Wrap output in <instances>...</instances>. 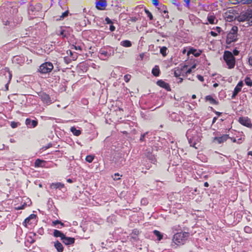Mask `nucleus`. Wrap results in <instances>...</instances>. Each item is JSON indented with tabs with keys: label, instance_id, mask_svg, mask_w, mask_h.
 Instances as JSON below:
<instances>
[{
	"label": "nucleus",
	"instance_id": "5701e85b",
	"mask_svg": "<svg viewBox=\"0 0 252 252\" xmlns=\"http://www.w3.org/2000/svg\"><path fill=\"white\" fill-rule=\"evenodd\" d=\"M70 131L75 136H79L81 133V131L79 129H77L74 126L70 128Z\"/></svg>",
	"mask_w": 252,
	"mask_h": 252
},
{
	"label": "nucleus",
	"instance_id": "338daca9",
	"mask_svg": "<svg viewBox=\"0 0 252 252\" xmlns=\"http://www.w3.org/2000/svg\"><path fill=\"white\" fill-rule=\"evenodd\" d=\"M233 53L235 55H237L239 52L237 50H234Z\"/></svg>",
	"mask_w": 252,
	"mask_h": 252
},
{
	"label": "nucleus",
	"instance_id": "13d9d810",
	"mask_svg": "<svg viewBox=\"0 0 252 252\" xmlns=\"http://www.w3.org/2000/svg\"><path fill=\"white\" fill-rule=\"evenodd\" d=\"M211 34L213 36H216L218 35V34L216 32L213 31L211 32Z\"/></svg>",
	"mask_w": 252,
	"mask_h": 252
},
{
	"label": "nucleus",
	"instance_id": "2eb2a0df",
	"mask_svg": "<svg viewBox=\"0 0 252 252\" xmlns=\"http://www.w3.org/2000/svg\"><path fill=\"white\" fill-rule=\"evenodd\" d=\"M62 240L63 242L66 245H69L73 244L75 242L74 238H72V237H66L65 236H64L62 238Z\"/></svg>",
	"mask_w": 252,
	"mask_h": 252
},
{
	"label": "nucleus",
	"instance_id": "c03bdc74",
	"mask_svg": "<svg viewBox=\"0 0 252 252\" xmlns=\"http://www.w3.org/2000/svg\"><path fill=\"white\" fill-rule=\"evenodd\" d=\"M119 174L118 173H116L114 175V176H113V178L114 180H117L120 179V178L119 177Z\"/></svg>",
	"mask_w": 252,
	"mask_h": 252
},
{
	"label": "nucleus",
	"instance_id": "5fc2aeb1",
	"mask_svg": "<svg viewBox=\"0 0 252 252\" xmlns=\"http://www.w3.org/2000/svg\"><path fill=\"white\" fill-rule=\"evenodd\" d=\"M65 31L64 30H62L61 31L60 34L62 35L63 37H65L66 34L64 33Z\"/></svg>",
	"mask_w": 252,
	"mask_h": 252
},
{
	"label": "nucleus",
	"instance_id": "de8ad7c7",
	"mask_svg": "<svg viewBox=\"0 0 252 252\" xmlns=\"http://www.w3.org/2000/svg\"><path fill=\"white\" fill-rule=\"evenodd\" d=\"M105 20L107 24L112 23V21L108 17H106Z\"/></svg>",
	"mask_w": 252,
	"mask_h": 252
},
{
	"label": "nucleus",
	"instance_id": "39448f33",
	"mask_svg": "<svg viewBox=\"0 0 252 252\" xmlns=\"http://www.w3.org/2000/svg\"><path fill=\"white\" fill-rule=\"evenodd\" d=\"M237 31L238 28L236 26L232 27V29L228 33L227 36V41L231 43L235 42L237 39Z\"/></svg>",
	"mask_w": 252,
	"mask_h": 252
},
{
	"label": "nucleus",
	"instance_id": "f257e3e1",
	"mask_svg": "<svg viewBox=\"0 0 252 252\" xmlns=\"http://www.w3.org/2000/svg\"><path fill=\"white\" fill-rule=\"evenodd\" d=\"M237 20L239 22H245L243 26L249 27L252 25V10H247L242 12L237 17Z\"/></svg>",
	"mask_w": 252,
	"mask_h": 252
},
{
	"label": "nucleus",
	"instance_id": "f3484780",
	"mask_svg": "<svg viewBox=\"0 0 252 252\" xmlns=\"http://www.w3.org/2000/svg\"><path fill=\"white\" fill-rule=\"evenodd\" d=\"M184 68H183V66H181V67H178L177 68L174 72V76L176 77H178L180 76H185V74L184 72Z\"/></svg>",
	"mask_w": 252,
	"mask_h": 252
},
{
	"label": "nucleus",
	"instance_id": "4468645a",
	"mask_svg": "<svg viewBox=\"0 0 252 252\" xmlns=\"http://www.w3.org/2000/svg\"><path fill=\"white\" fill-rule=\"evenodd\" d=\"M107 6L106 1H96L95 3L96 8L100 10H103L105 9Z\"/></svg>",
	"mask_w": 252,
	"mask_h": 252
},
{
	"label": "nucleus",
	"instance_id": "ddd939ff",
	"mask_svg": "<svg viewBox=\"0 0 252 252\" xmlns=\"http://www.w3.org/2000/svg\"><path fill=\"white\" fill-rule=\"evenodd\" d=\"M99 57L103 60H106L107 58L109 57V54H108L107 50H106L105 48H101L98 52Z\"/></svg>",
	"mask_w": 252,
	"mask_h": 252
},
{
	"label": "nucleus",
	"instance_id": "774afa93",
	"mask_svg": "<svg viewBox=\"0 0 252 252\" xmlns=\"http://www.w3.org/2000/svg\"><path fill=\"white\" fill-rule=\"evenodd\" d=\"M204 186L205 187H208L209 186V184L207 182H205L204 184Z\"/></svg>",
	"mask_w": 252,
	"mask_h": 252
},
{
	"label": "nucleus",
	"instance_id": "412c9836",
	"mask_svg": "<svg viewBox=\"0 0 252 252\" xmlns=\"http://www.w3.org/2000/svg\"><path fill=\"white\" fill-rule=\"evenodd\" d=\"M120 45L125 47H130L131 46L132 44L130 41L125 40L120 42Z\"/></svg>",
	"mask_w": 252,
	"mask_h": 252
},
{
	"label": "nucleus",
	"instance_id": "dca6fc26",
	"mask_svg": "<svg viewBox=\"0 0 252 252\" xmlns=\"http://www.w3.org/2000/svg\"><path fill=\"white\" fill-rule=\"evenodd\" d=\"M26 125L30 128L35 127L37 125V122L27 118L25 121Z\"/></svg>",
	"mask_w": 252,
	"mask_h": 252
},
{
	"label": "nucleus",
	"instance_id": "c9c22d12",
	"mask_svg": "<svg viewBox=\"0 0 252 252\" xmlns=\"http://www.w3.org/2000/svg\"><path fill=\"white\" fill-rule=\"evenodd\" d=\"M59 224H60L62 226H64V224L58 220H56L53 221L52 222V226H56V225Z\"/></svg>",
	"mask_w": 252,
	"mask_h": 252
},
{
	"label": "nucleus",
	"instance_id": "603ef678",
	"mask_svg": "<svg viewBox=\"0 0 252 252\" xmlns=\"http://www.w3.org/2000/svg\"><path fill=\"white\" fill-rule=\"evenodd\" d=\"M64 61L67 64L70 62V60L66 57H64Z\"/></svg>",
	"mask_w": 252,
	"mask_h": 252
},
{
	"label": "nucleus",
	"instance_id": "e2e57ef3",
	"mask_svg": "<svg viewBox=\"0 0 252 252\" xmlns=\"http://www.w3.org/2000/svg\"><path fill=\"white\" fill-rule=\"evenodd\" d=\"M67 182L68 183H73V181H72V179H68L67 180Z\"/></svg>",
	"mask_w": 252,
	"mask_h": 252
},
{
	"label": "nucleus",
	"instance_id": "b1692460",
	"mask_svg": "<svg viewBox=\"0 0 252 252\" xmlns=\"http://www.w3.org/2000/svg\"><path fill=\"white\" fill-rule=\"evenodd\" d=\"M69 14V11L68 10H66L64 12H63L61 16H60L59 18L57 19V20L59 21H62L64 19L66 18Z\"/></svg>",
	"mask_w": 252,
	"mask_h": 252
},
{
	"label": "nucleus",
	"instance_id": "e433bc0d",
	"mask_svg": "<svg viewBox=\"0 0 252 252\" xmlns=\"http://www.w3.org/2000/svg\"><path fill=\"white\" fill-rule=\"evenodd\" d=\"M94 158V156H92V155H89L86 157V160L87 162L91 163L93 161Z\"/></svg>",
	"mask_w": 252,
	"mask_h": 252
},
{
	"label": "nucleus",
	"instance_id": "09e8293b",
	"mask_svg": "<svg viewBox=\"0 0 252 252\" xmlns=\"http://www.w3.org/2000/svg\"><path fill=\"white\" fill-rule=\"evenodd\" d=\"M11 126L12 128H15L17 126V124L14 122H12L11 123Z\"/></svg>",
	"mask_w": 252,
	"mask_h": 252
},
{
	"label": "nucleus",
	"instance_id": "864d4df0",
	"mask_svg": "<svg viewBox=\"0 0 252 252\" xmlns=\"http://www.w3.org/2000/svg\"><path fill=\"white\" fill-rule=\"evenodd\" d=\"M43 232L44 230L42 228L39 229V230H38V233L40 235H42L43 234Z\"/></svg>",
	"mask_w": 252,
	"mask_h": 252
},
{
	"label": "nucleus",
	"instance_id": "7c9ffc66",
	"mask_svg": "<svg viewBox=\"0 0 252 252\" xmlns=\"http://www.w3.org/2000/svg\"><path fill=\"white\" fill-rule=\"evenodd\" d=\"M196 50L193 49H190L187 52V55L189 56V54H193L195 57H198L199 53H195Z\"/></svg>",
	"mask_w": 252,
	"mask_h": 252
},
{
	"label": "nucleus",
	"instance_id": "393cba45",
	"mask_svg": "<svg viewBox=\"0 0 252 252\" xmlns=\"http://www.w3.org/2000/svg\"><path fill=\"white\" fill-rule=\"evenodd\" d=\"M152 74L155 76H158L159 74V67L157 65H156L152 69Z\"/></svg>",
	"mask_w": 252,
	"mask_h": 252
},
{
	"label": "nucleus",
	"instance_id": "79ce46f5",
	"mask_svg": "<svg viewBox=\"0 0 252 252\" xmlns=\"http://www.w3.org/2000/svg\"><path fill=\"white\" fill-rule=\"evenodd\" d=\"M147 134L148 132H146L141 136V137L140 138V141L142 142L144 140L145 137Z\"/></svg>",
	"mask_w": 252,
	"mask_h": 252
},
{
	"label": "nucleus",
	"instance_id": "6ab92c4d",
	"mask_svg": "<svg viewBox=\"0 0 252 252\" xmlns=\"http://www.w3.org/2000/svg\"><path fill=\"white\" fill-rule=\"evenodd\" d=\"M53 236L55 237H60L61 239L62 240V238L65 236L63 233L61 231L55 229L53 232Z\"/></svg>",
	"mask_w": 252,
	"mask_h": 252
},
{
	"label": "nucleus",
	"instance_id": "423d86ee",
	"mask_svg": "<svg viewBox=\"0 0 252 252\" xmlns=\"http://www.w3.org/2000/svg\"><path fill=\"white\" fill-rule=\"evenodd\" d=\"M53 68V64L50 62H46L42 63L39 68V71L42 74L50 72Z\"/></svg>",
	"mask_w": 252,
	"mask_h": 252
},
{
	"label": "nucleus",
	"instance_id": "3c124183",
	"mask_svg": "<svg viewBox=\"0 0 252 252\" xmlns=\"http://www.w3.org/2000/svg\"><path fill=\"white\" fill-rule=\"evenodd\" d=\"M243 85V83L242 81H241V82H239L237 84V86L239 88H240V89H242Z\"/></svg>",
	"mask_w": 252,
	"mask_h": 252
},
{
	"label": "nucleus",
	"instance_id": "9d476101",
	"mask_svg": "<svg viewBox=\"0 0 252 252\" xmlns=\"http://www.w3.org/2000/svg\"><path fill=\"white\" fill-rule=\"evenodd\" d=\"M228 138V135L223 134L221 136L215 137L213 139V142L218 144H221L226 141Z\"/></svg>",
	"mask_w": 252,
	"mask_h": 252
},
{
	"label": "nucleus",
	"instance_id": "7ed1b4c3",
	"mask_svg": "<svg viewBox=\"0 0 252 252\" xmlns=\"http://www.w3.org/2000/svg\"><path fill=\"white\" fill-rule=\"evenodd\" d=\"M189 236V233L186 232L177 233L174 234L173 238V242L178 245H183L185 243Z\"/></svg>",
	"mask_w": 252,
	"mask_h": 252
},
{
	"label": "nucleus",
	"instance_id": "58836bf2",
	"mask_svg": "<svg viewBox=\"0 0 252 252\" xmlns=\"http://www.w3.org/2000/svg\"><path fill=\"white\" fill-rule=\"evenodd\" d=\"M206 98L212 103H215L216 102V100L210 95L206 96Z\"/></svg>",
	"mask_w": 252,
	"mask_h": 252
},
{
	"label": "nucleus",
	"instance_id": "cd10ccee",
	"mask_svg": "<svg viewBox=\"0 0 252 252\" xmlns=\"http://www.w3.org/2000/svg\"><path fill=\"white\" fill-rule=\"evenodd\" d=\"M153 233L158 237V241H160L162 239L163 235L159 231L155 230L153 231Z\"/></svg>",
	"mask_w": 252,
	"mask_h": 252
},
{
	"label": "nucleus",
	"instance_id": "0eeeda50",
	"mask_svg": "<svg viewBox=\"0 0 252 252\" xmlns=\"http://www.w3.org/2000/svg\"><path fill=\"white\" fill-rule=\"evenodd\" d=\"M152 149L151 148H149L144 153L145 156L149 160L151 163L155 164L156 160L154 157V155L152 153Z\"/></svg>",
	"mask_w": 252,
	"mask_h": 252
},
{
	"label": "nucleus",
	"instance_id": "c85d7f7f",
	"mask_svg": "<svg viewBox=\"0 0 252 252\" xmlns=\"http://www.w3.org/2000/svg\"><path fill=\"white\" fill-rule=\"evenodd\" d=\"M208 21L209 22V23L211 24H215V21L216 20L215 17L213 15H210L208 16L207 17Z\"/></svg>",
	"mask_w": 252,
	"mask_h": 252
},
{
	"label": "nucleus",
	"instance_id": "1a4fd4ad",
	"mask_svg": "<svg viewBox=\"0 0 252 252\" xmlns=\"http://www.w3.org/2000/svg\"><path fill=\"white\" fill-rule=\"evenodd\" d=\"M40 98L42 101L47 105L52 103V100L49 95L45 93H41L39 94Z\"/></svg>",
	"mask_w": 252,
	"mask_h": 252
},
{
	"label": "nucleus",
	"instance_id": "6e6d98bb",
	"mask_svg": "<svg viewBox=\"0 0 252 252\" xmlns=\"http://www.w3.org/2000/svg\"><path fill=\"white\" fill-rule=\"evenodd\" d=\"M109 29L111 32H113L115 30V27L113 25H111Z\"/></svg>",
	"mask_w": 252,
	"mask_h": 252
},
{
	"label": "nucleus",
	"instance_id": "bb28decb",
	"mask_svg": "<svg viewBox=\"0 0 252 252\" xmlns=\"http://www.w3.org/2000/svg\"><path fill=\"white\" fill-rule=\"evenodd\" d=\"M241 89L236 86L234 88L233 94L231 96L232 98H234L237 94L239 93V92L241 91Z\"/></svg>",
	"mask_w": 252,
	"mask_h": 252
},
{
	"label": "nucleus",
	"instance_id": "a19ab883",
	"mask_svg": "<svg viewBox=\"0 0 252 252\" xmlns=\"http://www.w3.org/2000/svg\"><path fill=\"white\" fill-rule=\"evenodd\" d=\"M244 230L247 233H251V228L249 226H245L244 227Z\"/></svg>",
	"mask_w": 252,
	"mask_h": 252
},
{
	"label": "nucleus",
	"instance_id": "f03ea898",
	"mask_svg": "<svg viewBox=\"0 0 252 252\" xmlns=\"http://www.w3.org/2000/svg\"><path fill=\"white\" fill-rule=\"evenodd\" d=\"M196 130L194 129H189L186 133V136L188 139L189 142L190 146L197 149L196 145L201 140L200 136L196 135Z\"/></svg>",
	"mask_w": 252,
	"mask_h": 252
},
{
	"label": "nucleus",
	"instance_id": "a211bd4d",
	"mask_svg": "<svg viewBox=\"0 0 252 252\" xmlns=\"http://www.w3.org/2000/svg\"><path fill=\"white\" fill-rule=\"evenodd\" d=\"M157 84L166 90L169 91L170 90L169 84L162 80H159L157 82Z\"/></svg>",
	"mask_w": 252,
	"mask_h": 252
},
{
	"label": "nucleus",
	"instance_id": "4be33fe9",
	"mask_svg": "<svg viewBox=\"0 0 252 252\" xmlns=\"http://www.w3.org/2000/svg\"><path fill=\"white\" fill-rule=\"evenodd\" d=\"M183 68H184V72L185 74V76H187L189 74H190L192 72V70L191 68H188V66L184 65L183 66Z\"/></svg>",
	"mask_w": 252,
	"mask_h": 252
},
{
	"label": "nucleus",
	"instance_id": "f704fd0d",
	"mask_svg": "<svg viewBox=\"0 0 252 252\" xmlns=\"http://www.w3.org/2000/svg\"><path fill=\"white\" fill-rule=\"evenodd\" d=\"M166 51H167V48L166 47H162L160 49V53L163 55V56L165 57L167 53H166Z\"/></svg>",
	"mask_w": 252,
	"mask_h": 252
},
{
	"label": "nucleus",
	"instance_id": "c756f323",
	"mask_svg": "<svg viewBox=\"0 0 252 252\" xmlns=\"http://www.w3.org/2000/svg\"><path fill=\"white\" fill-rule=\"evenodd\" d=\"M106 50H107L108 54H109V57L114 55V51L113 48L110 46L105 47Z\"/></svg>",
	"mask_w": 252,
	"mask_h": 252
},
{
	"label": "nucleus",
	"instance_id": "a878e982",
	"mask_svg": "<svg viewBox=\"0 0 252 252\" xmlns=\"http://www.w3.org/2000/svg\"><path fill=\"white\" fill-rule=\"evenodd\" d=\"M44 163V161L40 160L39 159H37L34 163L35 167H43V164Z\"/></svg>",
	"mask_w": 252,
	"mask_h": 252
},
{
	"label": "nucleus",
	"instance_id": "052dcab7",
	"mask_svg": "<svg viewBox=\"0 0 252 252\" xmlns=\"http://www.w3.org/2000/svg\"><path fill=\"white\" fill-rule=\"evenodd\" d=\"M186 1L185 5H186L187 7H189V2H190V1Z\"/></svg>",
	"mask_w": 252,
	"mask_h": 252
},
{
	"label": "nucleus",
	"instance_id": "4c0bfd02",
	"mask_svg": "<svg viewBox=\"0 0 252 252\" xmlns=\"http://www.w3.org/2000/svg\"><path fill=\"white\" fill-rule=\"evenodd\" d=\"M145 12L146 13L147 16L149 18L150 20H152L153 18L152 13L147 9H145Z\"/></svg>",
	"mask_w": 252,
	"mask_h": 252
},
{
	"label": "nucleus",
	"instance_id": "9b49d317",
	"mask_svg": "<svg viewBox=\"0 0 252 252\" xmlns=\"http://www.w3.org/2000/svg\"><path fill=\"white\" fill-rule=\"evenodd\" d=\"M50 188L52 189H59L62 190L63 191H65L66 190V189L64 188V185L63 184L57 182V183H53L50 185Z\"/></svg>",
	"mask_w": 252,
	"mask_h": 252
},
{
	"label": "nucleus",
	"instance_id": "20e7f679",
	"mask_svg": "<svg viewBox=\"0 0 252 252\" xmlns=\"http://www.w3.org/2000/svg\"><path fill=\"white\" fill-rule=\"evenodd\" d=\"M223 59L229 69H232L234 67L235 59L231 52L228 51H225L223 54Z\"/></svg>",
	"mask_w": 252,
	"mask_h": 252
},
{
	"label": "nucleus",
	"instance_id": "4d7b16f0",
	"mask_svg": "<svg viewBox=\"0 0 252 252\" xmlns=\"http://www.w3.org/2000/svg\"><path fill=\"white\" fill-rule=\"evenodd\" d=\"M153 1V4L155 5L156 6H158L159 5V1Z\"/></svg>",
	"mask_w": 252,
	"mask_h": 252
},
{
	"label": "nucleus",
	"instance_id": "69168bd1",
	"mask_svg": "<svg viewBox=\"0 0 252 252\" xmlns=\"http://www.w3.org/2000/svg\"><path fill=\"white\" fill-rule=\"evenodd\" d=\"M139 231L137 230H133V233H134L135 235H137L138 234Z\"/></svg>",
	"mask_w": 252,
	"mask_h": 252
},
{
	"label": "nucleus",
	"instance_id": "f8f14e48",
	"mask_svg": "<svg viewBox=\"0 0 252 252\" xmlns=\"http://www.w3.org/2000/svg\"><path fill=\"white\" fill-rule=\"evenodd\" d=\"M36 216L34 214H32L27 218L24 222L25 226L27 227L28 225L33 223L35 220Z\"/></svg>",
	"mask_w": 252,
	"mask_h": 252
},
{
	"label": "nucleus",
	"instance_id": "49530a36",
	"mask_svg": "<svg viewBox=\"0 0 252 252\" xmlns=\"http://www.w3.org/2000/svg\"><path fill=\"white\" fill-rule=\"evenodd\" d=\"M161 7H158V8L159 9V10H161V11H163V12L165 13L167 12V11L165 10V8H164V5H161Z\"/></svg>",
	"mask_w": 252,
	"mask_h": 252
},
{
	"label": "nucleus",
	"instance_id": "a18cd8bd",
	"mask_svg": "<svg viewBox=\"0 0 252 252\" xmlns=\"http://www.w3.org/2000/svg\"><path fill=\"white\" fill-rule=\"evenodd\" d=\"M124 77H125V81L127 82L130 79V75L127 74L126 75H125Z\"/></svg>",
	"mask_w": 252,
	"mask_h": 252
},
{
	"label": "nucleus",
	"instance_id": "473e14b6",
	"mask_svg": "<svg viewBox=\"0 0 252 252\" xmlns=\"http://www.w3.org/2000/svg\"><path fill=\"white\" fill-rule=\"evenodd\" d=\"M245 84L249 86H252V80L250 79V78L247 77L245 79Z\"/></svg>",
	"mask_w": 252,
	"mask_h": 252
},
{
	"label": "nucleus",
	"instance_id": "8fccbe9b",
	"mask_svg": "<svg viewBox=\"0 0 252 252\" xmlns=\"http://www.w3.org/2000/svg\"><path fill=\"white\" fill-rule=\"evenodd\" d=\"M197 77L198 79L199 80H200V81L203 82V81H204L203 77V76H202L201 75H198L197 76Z\"/></svg>",
	"mask_w": 252,
	"mask_h": 252
},
{
	"label": "nucleus",
	"instance_id": "aec40b11",
	"mask_svg": "<svg viewBox=\"0 0 252 252\" xmlns=\"http://www.w3.org/2000/svg\"><path fill=\"white\" fill-rule=\"evenodd\" d=\"M54 246L57 249L58 252H62L63 251V247L62 244L59 241H56L54 243Z\"/></svg>",
	"mask_w": 252,
	"mask_h": 252
},
{
	"label": "nucleus",
	"instance_id": "bf43d9fd",
	"mask_svg": "<svg viewBox=\"0 0 252 252\" xmlns=\"http://www.w3.org/2000/svg\"><path fill=\"white\" fill-rule=\"evenodd\" d=\"M216 31L220 33L221 31V29L220 27H216Z\"/></svg>",
	"mask_w": 252,
	"mask_h": 252
},
{
	"label": "nucleus",
	"instance_id": "37998d69",
	"mask_svg": "<svg viewBox=\"0 0 252 252\" xmlns=\"http://www.w3.org/2000/svg\"><path fill=\"white\" fill-rule=\"evenodd\" d=\"M137 18L136 17H131L129 20L128 21H130L131 22H136L137 20Z\"/></svg>",
	"mask_w": 252,
	"mask_h": 252
},
{
	"label": "nucleus",
	"instance_id": "680f3d73",
	"mask_svg": "<svg viewBox=\"0 0 252 252\" xmlns=\"http://www.w3.org/2000/svg\"><path fill=\"white\" fill-rule=\"evenodd\" d=\"M91 249L93 251H94L95 250V249L94 247L93 244H91Z\"/></svg>",
	"mask_w": 252,
	"mask_h": 252
},
{
	"label": "nucleus",
	"instance_id": "0e129e2a",
	"mask_svg": "<svg viewBox=\"0 0 252 252\" xmlns=\"http://www.w3.org/2000/svg\"><path fill=\"white\" fill-rule=\"evenodd\" d=\"M251 2H252V1H245V2H243V4H250V3H251Z\"/></svg>",
	"mask_w": 252,
	"mask_h": 252
},
{
	"label": "nucleus",
	"instance_id": "6e6552de",
	"mask_svg": "<svg viewBox=\"0 0 252 252\" xmlns=\"http://www.w3.org/2000/svg\"><path fill=\"white\" fill-rule=\"evenodd\" d=\"M239 122L241 125L245 126L248 127H252V124L251 123V120L248 117H240L239 119Z\"/></svg>",
	"mask_w": 252,
	"mask_h": 252
},
{
	"label": "nucleus",
	"instance_id": "72a5a7b5",
	"mask_svg": "<svg viewBox=\"0 0 252 252\" xmlns=\"http://www.w3.org/2000/svg\"><path fill=\"white\" fill-rule=\"evenodd\" d=\"M226 20L228 22H231L237 19V17H234L233 15H228L225 17Z\"/></svg>",
	"mask_w": 252,
	"mask_h": 252
},
{
	"label": "nucleus",
	"instance_id": "ea45409f",
	"mask_svg": "<svg viewBox=\"0 0 252 252\" xmlns=\"http://www.w3.org/2000/svg\"><path fill=\"white\" fill-rule=\"evenodd\" d=\"M177 114L173 113L171 114L170 117V119L173 120H176Z\"/></svg>",
	"mask_w": 252,
	"mask_h": 252
},
{
	"label": "nucleus",
	"instance_id": "2f4dec72",
	"mask_svg": "<svg viewBox=\"0 0 252 252\" xmlns=\"http://www.w3.org/2000/svg\"><path fill=\"white\" fill-rule=\"evenodd\" d=\"M41 6L40 5L39 3L38 4V5L36 6V8H34L33 7L32 5H31L29 8V10L30 11H34V9H35V11H39L40 9H41Z\"/></svg>",
	"mask_w": 252,
	"mask_h": 252
}]
</instances>
